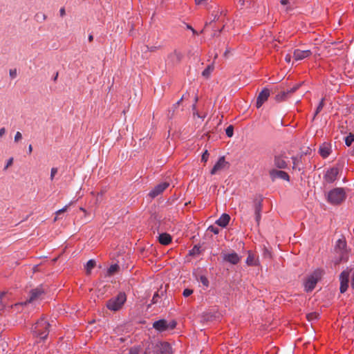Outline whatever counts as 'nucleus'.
I'll use <instances>...</instances> for the list:
<instances>
[{
	"label": "nucleus",
	"mask_w": 354,
	"mask_h": 354,
	"mask_svg": "<svg viewBox=\"0 0 354 354\" xmlns=\"http://www.w3.org/2000/svg\"><path fill=\"white\" fill-rule=\"evenodd\" d=\"M346 197L344 188L337 187L330 190L328 194V201L333 205L342 203Z\"/></svg>",
	"instance_id": "nucleus-1"
},
{
	"label": "nucleus",
	"mask_w": 354,
	"mask_h": 354,
	"mask_svg": "<svg viewBox=\"0 0 354 354\" xmlns=\"http://www.w3.org/2000/svg\"><path fill=\"white\" fill-rule=\"evenodd\" d=\"M50 324L44 318L38 320L32 327L33 333L41 339H44L48 335Z\"/></svg>",
	"instance_id": "nucleus-2"
},
{
	"label": "nucleus",
	"mask_w": 354,
	"mask_h": 354,
	"mask_svg": "<svg viewBox=\"0 0 354 354\" xmlns=\"http://www.w3.org/2000/svg\"><path fill=\"white\" fill-rule=\"evenodd\" d=\"M126 301L127 296L125 293L120 292L116 297L108 300L106 306L110 310L118 311L122 307Z\"/></svg>",
	"instance_id": "nucleus-3"
},
{
	"label": "nucleus",
	"mask_w": 354,
	"mask_h": 354,
	"mask_svg": "<svg viewBox=\"0 0 354 354\" xmlns=\"http://www.w3.org/2000/svg\"><path fill=\"white\" fill-rule=\"evenodd\" d=\"M324 271L321 269L315 270L308 277L304 282L305 290L307 292L312 291L318 281L322 278Z\"/></svg>",
	"instance_id": "nucleus-4"
},
{
	"label": "nucleus",
	"mask_w": 354,
	"mask_h": 354,
	"mask_svg": "<svg viewBox=\"0 0 354 354\" xmlns=\"http://www.w3.org/2000/svg\"><path fill=\"white\" fill-rule=\"evenodd\" d=\"M176 326V322L172 320L168 322L165 319H160L153 322V327L159 332H163L169 330H173Z\"/></svg>",
	"instance_id": "nucleus-5"
},
{
	"label": "nucleus",
	"mask_w": 354,
	"mask_h": 354,
	"mask_svg": "<svg viewBox=\"0 0 354 354\" xmlns=\"http://www.w3.org/2000/svg\"><path fill=\"white\" fill-rule=\"evenodd\" d=\"M45 294V291L42 287H38L35 289H32L30 292V297L27 301L25 303H31L34 301H39L44 298V295Z\"/></svg>",
	"instance_id": "nucleus-6"
},
{
	"label": "nucleus",
	"mask_w": 354,
	"mask_h": 354,
	"mask_svg": "<svg viewBox=\"0 0 354 354\" xmlns=\"http://www.w3.org/2000/svg\"><path fill=\"white\" fill-rule=\"evenodd\" d=\"M339 171V169L336 167L328 169L324 174V180L328 183H333L337 180Z\"/></svg>",
	"instance_id": "nucleus-7"
},
{
	"label": "nucleus",
	"mask_w": 354,
	"mask_h": 354,
	"mask_svg": "<svg viewBox=\"0 0 354 354\" xmlns=\"http://www.w3.org/2000/svg\"><path fill=\"white\" fill-rule=\"evenodd\" d=\"M154 349L156 354H171V346L167 342L157 343Z\"/></svg>",
	"instance_id": "nucleus-8"
},
{
	"label": "nucleus",
	"mask_w": 354,
	"mask_h": 354,
	"mask_svg": "<svg viewBox=\"0 0 354 354\" xmlns=\"http://www.w3.org/2000/svg\"><path fill=\"white\" fill-rule=\"evenodd\" d=\"M168 186H169L168 183L164 182V183H160V184L157 185L156 187H154L150 191V192L149 193V196L151 198H154L156 196H158V195H160V194H162L166 189V188L168 187Z\"/></svg>",
	"instance_id": "nucleus-9"
},
{
	"label": "nucleus",
	"mask_w": 354,
	"mask_h": 354,
	"mask_svg": "<svg viewBox=\"0 0 354 354\" xmlns=\"http://www.w3.org/2000/svg\"><path fill=\"white\" fill-rule=\"evenodd\" d=\"M228 167V162L225 161V157H220L218 161L216 162L210 173L212 175L216 174L219 171L223 170Z\"/></svg>",
	"instance_id": "nucleus-10"
},
{
	"label": "nucleus",
	"mask_w": 354,
	"mask_h": 354,
	"mask_svg": "<svg viewBox=\"0 0 354 354\" xmlns=\"http://www.w3.org/2000/svg\"><path fill=\"white\" fill-rule=\"evenodd\" d=\"M311 55L312 52L310 50H301L300 49H296L294 50L293 57L296 61H301L309 57Z\"/></svg>",
	"instance_id": "nucleus-11"
},
{
	"label": "nucleus",
	"mask_w": 354,
	"mask_h": 354,
	"mask_svg": "<svg viewBox=\"0 0 354 354\" xmlns=\"http://www.w3.org/2000/svg\"><path fill=\"white\" fill-rule=\"evenodd\" d=\"M270 96V91L268 88L263 89L259 94L257 100V107L260 108L267 101Z\"/></svg>",
	"instance_id": "nucleus-12"
},
{
	"label": "nucleus",
	"mask_w": 354,
	"mask_h": 354,
	"mask_svg": "<svg viewBox=\"0 0 354 354\" xmlns=\"http://www.w3.org/2000/svg\"><path fill=\"white\" fill-rule=\"evenodd\" d=\"M223 260L233 265H236L240 261L241 257L236 252H232L225 254L223 255Z\"/></svg>",
	"instance_id": "nucleus-13"
},
{
	"label": "nucleus",
	"mask_w": 354,
	"mask_h": 354,
	"mask_svg": "<svg viewBox=\"0 0 354 354\" xmlns=\"http://www.w3.org/2000/svg\"><path fill=\"white\" fill-rule=\"evenodd\" d=\"M274 165L279 169H285L288 166L286 157L283 155H276L274 156Z\"/></svg>",
	"instance_id": "nucleus-14"
},
{
	"label": "nucleus",
	"mask_w": 354,
	"mask_h": 354,
	"mask_svg": "<svg viewBox=\"0 0 354 354\" xmlns=\"http://www.w3.org/2000/svg\"><path fill=\"white\" fill-rule=\"evenodd\" d=\"M270 175L273 178H279L283 180L289 181L290 180V176L289 175L283 171H278V170H273L270 172Z\"/></svg>",
	"instance_id": "nucleus-15"
},
{
	"label": "nucleus",
	"mask_w": 354,
	"mask_h": 354,
	"mask_svg": "<svg viewBox=\"0 0 354 354\" xmlns=\"http://www.w3.org/2000/svg\"><path fill=\"white\" fill-rule=\"evenodd\" d=\"M230 220V216H229V214H223L220 216V218L216 221V223L222 227H225L228 225Z\"/></svg>",
	"instance_id": "nucleus-16"
},
{
	"label": "nucleus",
	"mask_w": 354,
	"mask_h": 354,
	"mask_svg": "<svg viewBox=\"0 0 354 354\" xmlns=\"http://www.w3.org/2000/svg\"><path fill=\"white\" fill-rule=\"evenodd\" d=\"M246 263L249 266H257L259 264L258 258L251 251H248Z\"/></svg>",
	"instance_id": "nucleus-17"
},
{
	"label": "nucleus",
	"mask_w": 354,
	"mask_h": 354,
	"mask_svg": "<svg viewBox=\"0 0 354 354\" xmlns=\"http://www.w3.org/2000/svg\"><path fill=\"white\" fill-rule=\"evenodd\" d=\"M331 151L330 146L328 144L324 143L319 147V153L324 158H327Z\"/></svg>",
	"instance_id": "nucleus-18"
},
{
	"label": "nucleus",
	"mask_w": 354,
	"mask_h": 354,
	"mask_svg": "<svg viewBox=\"0 0 354 354\" xmlns=\"http://www.w3.org/2000/svg\"><path fill=\"white\" fill-rule=\"evenodd\" d=\"M159 242L162 245H168L171 241V237L169 234L162 233L159 235Z\"/></svg>",
	"instance_id": "nucleus-19"
},
{
	"label": "nucleus",
	"mask_w": 354,
	"mask_h": 354,
	"mask_svg": "<svg viewBox=\"0 0 354 354\" xmlns=\"http://www.w3.org/2000/svg\"><path fill=\"white\" fill-rule=\"evenodd\" d=\"M214 69V66L213 64H209L207 66V68L203 71L202 75L206 78L209 77L210 74L213 72Z\"/></svg>",
	"instance_id": "nucleus-20"
},
{
	"label": "nucleus",
	"mask_w": 354,
	"mask_h": 354,
	"mask_svg": "<svg viewBox=\"0 0 354 354\" xmlns=\"http://www.w3.org/2000/svg\"><path fill=\"white\" fill-rule=\"evenodd\" d=\"M120 269V266L118 264L111 265L107 270V275L112 276L116 273Z\"/></svg>",
	"instance_id": "nucleus-21"
},
{
	"label": "nucleus",
	"mask_w": 354,
	"mask_h": 354,
	"mask_svg": "<svg viewBox=\"0 0 354 354\" xmlns=\"http://www.w3.org/2000/svg\"><path fill=\"white\" fill-rule=\"evenodd\" d=\"M348 278H349V272L347 270L343 271L339 276L340 283H348Z\"/></svg>",
	"instance_id": "nucleus-22"
},
{
	"label": "nucleus",
	"mask_w": 354,
	"mask_h": 354,
	"mask_svg": "<svg viewBox=\"0 0 354 354\" xmlns=\"http://www.w3.org/2000/svg\"><path fill=\"white\" fill-rule=\"evenodd\" d=\"M261 205L260 203H258L255 205V215H256V221L259 223L261 218Z\"/></svg>",
	"instance_id": "nucleus-23"
},
{
	"label": "nucleus",
	"mask_w": 354,
	"mask_h": 354,
	"mask_svg": "<svg viewBox=\"0 0 354 354\" xmlns=\"http://www.w3.org/2000/svg\"><path fill=\"white\" fill-rule=\"evenodd\" d=\"M95 266V261L93 259H90L86 265V270L87 274H90L91 270Z\"/></svg>",
	"instance_id": "nucleus-24"
},
{
	"label": "nucleus",
	"mask_w": 354,
	"mask_h": 354,
	"mask_svg": "<svg viewBox=\"0 0 354 354\" xmlns=\"http://www.w3.org/2000/svg\"><path fill=\"white\" fill-rule=\"evenodd\" d=\"M288 94L289 93L288 91H282L276 95L275 99L277 102H281L286 99Z\"/></svg>",
	"instance_id": "nucleus-25"
},
{
	"label": "nucleus",
	"mask_w": 354,
	"mask_h": 354,
	"mask_svg": "<svg viewBox=\"0 0 354 354\" xmlns=\"http://www.w3.org/2000/svg\"><path fill=\"white\" fill-rule=\"evenodd\" d=\"M163 295V291H161V294H159L158 292H156L152 298L151 304H158L160 301V299Z\"/></svg>",
	"instance_id": "nucleus-26"
},
{
	"label": "nucleus",
	"mask_w": 354,
	"mask_h": 354,
	"mask_svg": "<svg viewBox=\"0 0 354 354\" xmlns=\"http://www.w3.org/2000/svg\"><path fill=\"white\" fill-rule=\"evenodd\" d=\"M71 205V203H70L69 205H67L64 206L63 208H62V209H60L57 210V211L55 212L56 216H55V218H54V221H55L57 220L58 216H59L61 214L64 213L65 212H66V211H67V209H68V207H69V205Z\"/></svg>",
	"instance_id": "nucleus-27"
},
{
	"label": "nucleus",
	"mask_w": 354,
	"mask_h": 354,
	"mask_svg": "<svg viewBox=\"0 0 354 354\" xmlns=\"http://www.w3.org/2000/svg\"><path fill=\"white\" fill-rule=\"evenodd\" d=\"M71 205V203H70L69 205H67L64 206L63 208H62V209H60L57 210V211L55 212L56 216H55V218H54V221H55L57 220L58 216H59L61 214L64 213L65 212H66V211H67V209H68V207H69V205Z\"/></svg>",
	"instance_id": "nucleus-28"
},
{
	"label": "nucleus",
	"mask_w": 354,
	"mask_h": 354,
	"mask_svg": "<svg viewBox=\"0 0 354 354\" xmlns=\"http://www.w3.org/2000/svg\"><path fill=\"white\" fill-rule=\"evenodd\" d=\"M354 142V135L350 134L345 138V143L346 145L349 147L352 145V143Z\"/></svg>",
	"instance_id": "nucleus-29"
},
{
	"label": "nucleus",
	"mask_w": 354,
	"mask_h": 354,
	"mask_svg": "<svg viewBox=\"0 0 354 354\" xmlns=\"http://www.w3.org/2000/svg\"><path fill=\"white\" fill-rule=\"evenodd\" d=\"M6 293L5 292H0V306H1V309H3L4 307H5V296H6Z\"/></svg>",
	"instance_id": "nucleus-30"
},
{
	"label": "nucleus",
	"mask_w": 354,
	"mask_h": 354,
	"mask_svg": "<svg viewBox=\"0 0 354 354\" xmlns=\"http://www.w3.org/2000/svg\"><path fill=\"white\" fill-rule=\"evenodd\" d=\"M346 247V242L343 240L339 239L337 242V250H341Z\"/></svg>",
	"instance_id": "nucleus-31"
},
{
	"label": "nucleus",
	"mask_w": 354,
	"mask_h": 354,
	"mask_svg": "<svg viewBox=\"0 0 354 354\" xmlns=\"http://www.w3.org/2000/svg\"><path fill=\"white\" fill-rule=\"evenodd\" d=\"M225 133L227 137L231 138L233 136L234 133V129L232 125L227 127L225 129Z\"/></svg>",
	"instance_id": "nucleus-32"
},
{
	"label": "nucleus",
	"mask_w": 354,
	"mask_h": 354,
	"mask_svg": "<svg viewBox=\"0 0 354 354\" xmlns=\"http://www.w3.org/2000/svg\"><path fill=\"white\" fill-rule=\"evenodd\" d=\"M193 114L194 116H197L198 118L204 119L205 117V114H200L196 110V106L193 105Z\"/></svg>",
	"instance_id": "nucleus-33"
},
{
	"label": "nucleus",
	"mask_w": 354,
	"mask_h": 354,
	"mask_svg": "<svg viewBox=\"0 0 354 354\" xmlns=\"http://www.w3.org/2000/svg\"><path fill=\"white\" fill-rule=\"evenodd\" d=\"M35 17L37 19V20L39 22H41L43 21H45L46 19V16L45 14H43V13H37L36 15H35Z\"/></svg>",
	"instance_id": "nucleus-34"
},
{
	"label": "nucleus",
	"mask_w": 354,
	"mask_h": 354,
	"mask_svg": "<svg viewBox=\"0 0 354 354\" xmlns=\"http://www.w3.org/2000/svg\"><path fill=\"white\" fill-rule=\"evenodd\" d=\"M140 351V348L138 346H134L130 348L129 354H139Z\"/></svg>",
	"instance_id": "nucleus-35"
},
{
	"label": "nucleus",
	"mask_w": 354,
	"mask_h": 354,
	"mask_svg": "<svg viewBox=\"0 0 354 354\" xmlns=\"http://www.w3.org/2000/svg\"><path fill=\"white\" fill-rule=\"evenodd\" d=\"M22 139V134L21 132L19 131H17L15 135V138H14V142L17 143L19 142Z\"/></svg>",
	"instance_id": "nucleus-36"
},
{
	"label": "nucleus",
	"mask_w": 354,
	"mask_h": 354,
	"mask_svg": "<svg viewBox=\"0 0 354 354\" xmlns=\"http://www.w3.org/2000/svg\"><path fill=\"white\" fill-rule=\"evenodd\" d=\"M317 317H318V314L316 313H312L307 315V318L309 321L317 319Z\"/></svg>",
	"instance_id": "nucleus-37"
},
{
	"label": "nucleus",
	"mask_w": 354,
	"mask_h": 354,
	"mask_svg": "<svg viewBox=\"0 0 354 354\" xmlns=\"http://www.w3.org/2000/svg\"><path fill=\"white\" fill-rule=\"evenodd\" d=\"M9 75L12 79H15L17 76V71L16 68L10 69Z\"/></svg>",
	"instance_id": "nucleus-38"
},
{
	"label": "nucleus",
	"mask_w": 354,
	"mask_h": 354,
	"mask_svg": "<svg viewBox=\"0 0 354 354\" xmlns=\"http://www.w3.org/2000/svg\"><path fill=\"white\" fill-rule=\"evenodd\" d=\"M348 283H340V292L342 293H344L345 292L347 289H348Z\"/></svg>",
	"instance_id": "nucleus-39"
},
{
	"label": "nucleus",
	"mask_w": 354,
	"mask_h": 354,
	"mask_svg": "<svg viewBox=\"0 0 354 354\" xmlns=\"http://www.w3.org/2000/svg\"><path fill=\"white\" fill-rule=\"evenodd\" d=\"M209 154L208 153V151L205 150L202 155L201 160L206 162L209 158Z\"/></svg>",
	"instance_id": "nucleus-40"
},
{
	"label": "nucleus",
	"mask_w": 354,
	"mask_h": 354,
	"mask_svg": "<svg viewBox=\"0 0 354 354\" xmlns=\"http://www.w3.org/2000/svg\"><path fill=\"white\" fill-rule=\"evenodd\" d=\"M57 171H58V169L56 167H53L51 169V170H50V177L51 180H53L54 179V177L57 174Z\"/></svg>",
	"instance_id": "nucleus-41"
},
{
	"label": "nucleus",
	"mask_w": 354,
	"mask_h": 354,
	"mask_svg": "<svg viewBox=\"0 0 354 354\" xmlns=\"http://www.w3.org/2000/svg\"><path fill=\"white\" fill-rule=\"evenodd\" d=\"M323 106H324V99H322L321 100V102H319V105H318V106H317V108L316 109L315 115L318 114L321 111V110L322 109Z\"/></svg>",
	"instance_id": "nucleus-42"
},
{
	"label": "nucleus",
	"mask_w": 354,
	"mask_h": 354,
	"mask_svg": "<svg viewBox=\"0 0 354 354\" xmlns=\"http://www.w3.org/2000/svg\"><path fill=\"white\" fill-rule=\"evenodd\" d=\"M13 158H10L8 161H7V163L4 167V170H6L9 167H10L12 163H13Z\"/></svg>",
	"instance_id": "nucleus-43"
},
{
	"label": "nucleus",
	"mask_w": 354,
	"mask_h": 354,
	"mask_svg": "<svg viewBox=\"0 0 354 354\" xmlns=\"http://www.w3.org/2000/svg\"><path fill=\"white\" fill-rule=\"evenodd\" d=\"M208 230L212 232L214 234H217L219 232V230L214 226H209Z\"/></svg>",
	"instance_id": "nucleus-44"
},
{
	"label": "nucleus",
	"mask_w": 354,
	"mask_h": 354,
	"mask_svg": "<svg viewBox=\"0 0 354 354\" xmlns=\"http://www.w3.org/2000/svg\"><path fill=\"white\" fill-rule=\"evenodd\" d=\"M193 291L191 289H185L184 291H183V295L187 297H189V295H191L192 294Z\"/></svg>",
	"instance_id": "nucleus-45"
},
{
	"label": "nucleus",
	"mask_w": 354,
	"mask_h": 354,
	"mask_svg": "<svg viewBox=\"0 0 354 354\" xmlns=\"http://www.w3.org/2000/svg\"><path fill=\"white\" fill-rule=\"evenodd\" d=\"M299 86H300V84H297V86H295L292 87V88H290V91H288V92L289 93H292L295 92L298 89Z\"/></svg>",
	"instance_id": "nucleus-46"
},
{
	"label": "nucleus",
	"mask_w": 354,
	"mask_h": 354,
	"mask_svg": "<svg viewBox=\"0 0 354 354\" xmlns=\"http://www.w3.org/2000/svg\"><path fill=\"white\" fill-rule=\"evenodd\" d=\"M201 282L203 283V285H205L206 286H208V281L205 277H201Z\"/></svg>",
	"instance_id": "nucleus-47"
},
{
	"label": "nucleus",
	"mask_w": 354,
	"mask_h": 354,
	"mask_svg": "<svg viewBox=\"0 0 354 354\" xmlns=\"http://www.w3.org/2000/svg\"><path fill=\"white\" fill-rule=\"evenodd\" d=\"M6 130L4 127L0 129V138L3 137L6 134Z\"/></svg>",
	"instance_id": "nucleus-48"
},
{
	"label": "nucleus",
	"mask_w": 354,
	"mask_h": 354,
	"mask_svg": "<svg viewBox=\"0 0 354 354\" xmlns=\"http://www.w3.org/2000/svg\"><path fill=\"white\" fill-rule=\"evenodd\" d=\"M292 56L290 54H287L285 57L286 62L290 63L291 62Z\"/></svg>",
	"instance_id": "nucleus-49"
},
{
	"label": "nucleus",
	"mask_w": 354,
	"mask_h": 354,
	"mask_svg": "<svg viewBox=\"0 0 354 354\" xmlns=\"http://www.w3.org/2000/svg\"><path fill=\"white\" fill-rule=\"evenodd\" d=\"M298 160L297 158H292V162H293V169H296L297 165V162Z\"/></svg>",
	"instance_id": "nucleus-50"
},
{
	"label": "nucleus",
	"mask_w": 354,
	"mask_h": 354,
	"mask_svg": "<svg viewBox=\"0 0 354 354\" xmlns=\"http://www.w3.org/2000/svg\"><path fill=\"white\" fill-rule=\"evenodd\" d=\"M59 13H60V15L62 17L64 16L65 15V9L64 8H62L60 10H59Z\"/></svg>",
	"instance_id": "nucleus-51"
},
{
	"label": "nucleus",
	"mask_w": 354,
	"mask_h": 354,
	"mask_svg": "<svg viewBox=\"0 0 354 354\" xmlns=\"http://www.w3.org/2000/svg\"><path fill=\"white\" fill-rule=\"evenodd\" d=\"M207 1V0H195V2L196 4L199 5V4H202V3H205Z\"/></svg>",
	"instance_id": "nucleus-52"
},
{
	"label": "nucleus",
	"mask_w": 354,
	"mask_h": 354,
	"mask_svg": "<svg viewBox=\"0 0 354 354\" xmlns=\"http://www.w3.org/2000/svg\"><path fill=\"white\" fill-rule=\"evenodd\" d=\"M280 3H281V5L286 6V5L288 4L289 1L288 0H281Z\"/></svg>",
	"instance_id": "nucleus-53"
},
{
	"label": "nucleus",
	"mask_w": 354,
	"mask_h": 354,
	"mask_svg": "<svg viewBox=\"0 0 354 354\" xmlns=\"http://www.w3.org/2000/svg\"><path fill=\"white\" fill-rule=\"evenodd\" d=\"M32 146L31 145H30L28 146V154H30L32 153Z\"/></svg>",
	"instance_id": "nucleus-54"
},
{
	"label": "nucleus",
	"mask_w": 354,
	"mask_h": 354,
	"mask_svg": "<svg viewBox=\"0 0 354 354\" xmlns=\"http://www.w3.org/2000/svg\"><path fill=\"white\" fill-rule=\"evenodd\" d=\"M187 28L192 30V31L193 32L194 34L196 33L195 30L191 26L187 25Z\"/></svg>",
	"instance_id": "nucleus-55"
},
{
	"label": "nucleus",
	"mask_w": 354,
	"mask_h": 354,
	"mask_svg": "<svg viewBox=\"0 0 354 354\" xmlns=\"http://www.w3.org/2000/svg\"><path fill=\"white\" fill-rule=\"evenodd\" d=\"M93 35H89V36H88V41H93Z\"/></svg>",
	"instance_id": "nucleus-56"
},
{
	"label": "nucleus",
	"mask_w": 354,
	"mask_h": 354,
	"mask_svg": "<svg viewBox=\"0 0 354 354\" xmlns=\"http://www.w3.org/2000/svg\"><path fill=\"white\" fill-rule=\"evenodd\" d=\"M199 250V248H196V247H194L192 250L193 251V253H194L195 252H196V250L198 251Z\"/></svg>",
	"instance_id": "nucleus-57"
},
{
	"label": "nucleus",
	"mask_w": 354,
	"mask_h": 354,
	"mask_svg": "<svg viewBox=\"0 0 354 354\" xmlns=\"http://www.w3.org/2000/svg\"><path fill=\"white\" fill-rule=\"evenodd\" d=\"M199 250V248H196V247H194L192 250L193 251V253H194L195 252H196V250L198 251Z\"/></svg>",
	"instance_id": "nucleus-58"
},
{
	"label": "nucleus",
	"mask_w": 354,
	"mask_h": 354,
	"mask_svg": "<svg viewBox=\"0 0 354 354\" xmlns=\"http://www.w3.org/2000/svg\"><path fill=\"white\" fill-rule=\"evenodd\" d=\"M57 76H58V73L56 74V76L55 77L54 80H56Z\"/></svg>",
	"instance_id": "nucleus-59"
},
{
	"label": "nucleus",
	"mask_w": 354,
	"mask_h": 354,
	"mask_svg": "<svg viewBox=\"0 0 354 354\" xmlns=\"http://www.w3.org/2000/svg\"><path fill=\"white\" fill-rule=\"evenodd\" d=\"M80 210L83 211V212H85V209L84 208H82V207H80Z\"/></svg>",
	"instance_id": "nucleus-60"
}]
</instances>
